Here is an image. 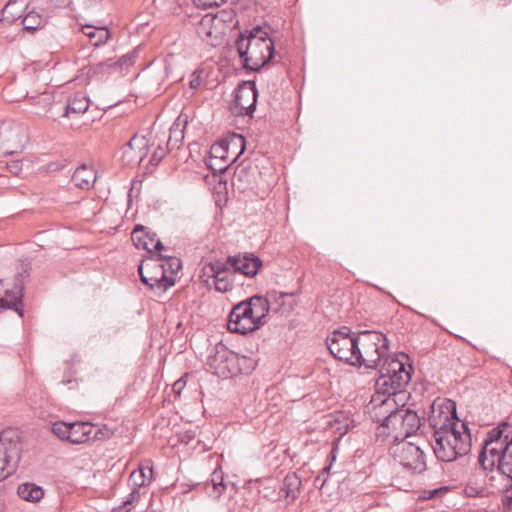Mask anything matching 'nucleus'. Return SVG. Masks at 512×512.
Returning a JSON list of instances; mask_svg holds the SVG:
<instances>
[{
    "mask_svg": "<svg viewBox=\"0 0 512 512\" xmlns=\"http://www.w3.org/2000/svg\"><path fill=\"white\" fill-rule=\"evenodd\" d=\"M70 423L55 422L52 424V432L62 440H68Z\"/></svg>",
    "mask_w": 512,
    "mask_h": 512,
    "instance_id": "nucleus-41",
    "label": "nucleus"
},
{
    "mask_svg": "<svg viewBox=\"0 0 512 512\" xmlns=\"http://www.w3.org/2000/svg\"><path fill=\"white\" fill-rule=\"evenodd\" d=\"M81 30L85 35H87L90 42L95 46L105 44L110 36V33L105 28V26H94L87 24L82 26Z\"/></svg>",
    "mask_w": 512,
    "mask_h": 512,
    "instance_id": "nucleus-27",
    "label": "nucleus"
},
{
    "mask_svg": "<svg viewBox=\"0 0 512 512\" xmlns=\"http://www.w3.org/2000/svg\"><path fill=\"white\" fill-rule=\"evenodd\" d=\"M444 414L441 407L432 405L429 422L434 429L432 451L442 462H453L467 455L471 449V435L467 424L459 423L456 410Z\"/></svg>",
    "mask_w": 512,
    "mask_h": 512,
    "instance_id": "nucleus-1",
    "label": "nucleus"
},
{
    "mask_svg": "<svg viewBox=\"0 0 512 512\" xmlns=\"http://www.w3.org/2000/svg\"><path fill=\"white\" fill-rule=\"evenodd\" d=\"M95 74H111L118 72L116 69V63L113 59H108L103 62L96 63L93 68Z\"/></svg>",
    "mask_w": 512,
    "mask_h": 512,
    "instance_id": "nucleus-38",
    "label": "nucleus"
},
{
    "mask_svg": "<svg viewBox=\"0 0 512 512\" xmlns=\"http://www.w3.org/2000/svg\"><path fill=\"white\" fill-rule=\"evenodd\" d=\"M153 258L158 261V265L165 272V275L173 278L182 268V261L177 257L158 254L153 256Z\"/></svg>",
    "mask_w": 512,
    "mask_h": 512,
    "instance_id": "nucleus-29",
    "label": "nucleus"
},
{
    "mask_svg": "<svg viewBox=\"0 0 512 512\" xmlns=\"http://www.w3.org/2000/svg\"><path fill=\"white\" fill-rule=\"evenodd\" d=\"M136 56V52H130L122 55L118 60H115L117 71L123 72V70H127L128 67L132 66L135 62Z\"/></svg>",
    "mask_w": 512,
    "mask_h": 512,
    "instance_id": "nucleus-40",
    "label": "nucleus"
},
{
    "mask_svg": "<svg viewBox=\"0 0 512 512\" xmlns=\"http://www.w3.org/2000/svg\"><path fill=\"white\" fill-rule=\"evenodd\" d=\"M224 145L230 154L233 156L232 162L236 161L246 149V139L238 133H232L227 139H224Z\"/></svg>",
    "mask_w": 512,
    "mask_h": 512,
    "instance_id": "nucleus-26",
    "label": "nucleus"
},
{
    "mask_svg": "<svg viewBox=\"0 0 512 512\" xmlns=\"http://www.w3.org/2000/svg\"><path fill=\"white\" fill-rule=\"evenodd\" d=\"M153 476V468L149 465H140L138 470H135L130 475V483L132 486L143 487L151 482Z\"/></svg>",
    "mask_w": 512,
    "mask_h": 512,
    "instance_id": "nucleus-31",
    "label": "nucleus"
},
{
    "mask_svg": "<svg viewBox=\"0 0 512 512\" xmlns=\"http://www.w3.org/2000/svg\"><path fill=\"white\" fill-rule=\"evenodd\" d=\"M484 471L493 472L494 468L509 477L510 484L502 491V511L512 509V426L502 423L488 432L482 451L478 457Z\"/></svg>",
    "mask_w": 512,
    "mask_h": 512,
    "instance_id": "nucleus-2",
    "label": "nucleus"
},
{
    "mask_svg": "<svg viewBox=\"0 0 512 512\" xmlns=\"http://www.w3.org/2000/svg\"><path fill=\"white\" fill-rule=\"evenodd\" d=\"M38 99L44 101V103L46 104L49 103L50 96L48 94H44L43 96H40Z\"/></svg>",
    "mask_w": 512,
    "mask_h": 512,
    "instance_id": "nucleus-53",
    "label": "nucleus"
},
{
    "mask_svg": "<svg viewBox=\"0 0 512 512\" xmlns=\"http://www.w3.org/2000/svg\"><path fill=\"white\" fill-rule=\"evenodd\" d=\"M209 272L212 277L224 275V273H229L232 267L230 266L229 256L225 261L216 260L209 263L208 267Z\"/></svg>",
    "mask_w": 512,
    "mask_h": 512,
    "instance_id": "nucleus-36",
    "label": "nucleus"
},
{
    "mask_svg": "<svg viewBox=\"0 0 512 512\" xmlns=\"http://www.w3.org/2000/svg\"><path fill=\"white\" fill-rule=\"evenodd\" d=\"M214 162L217 164V167H223V165H224V162H222V163H220L218 161H214Z\"/></svg>",
    "mask_w": 512,
    "mask_h": 512,
    "instance_id": "nucleus-56",
    "label": "nucleus"
},
{
    "mask_svg": "<svg viewBox=\"0 0 512 512\" xmlns=\"http://www.w3.org/2000/svg\"><path fill=\"white\" fill-rule=\"evenodd\" d=\"M138 270L140 280L151 290H158L159 293H162L175 285L176 279L165 275V272L159 267V261L155 260L153 256L142 260Z\"/></svg>",
    "mask_w": 512,
    "mask_h": 512,
    "instance_id": "nucleus-7",
    "label": "nucleus"
},
{
    "mask_svg": "<svg viewBox=\"0 0 512 512\" xmlns=\"http://www.w3.org/2000/svg\"><path fill=\"white\" fill-rule=\"evenodd\" d=\"M150 271V275H158V270L157 269H152V270H149Z\"/></svg>",
    "mask_w": 512,
    "mask_h": 512,
    "instance_id": "nucleus-55",
    "label": "nucleus"
},
{
    "mask_svg": "<svg viewBox=\"0 0 512 512\" xmlns=\"http://www.w3.org/2000/svg\"><path fill=\"white\" fill-rule=\"evenodd\" d=\"M336 449H337V448H336V447H334V448L332 449V451H331V462H334V460H335V457H336V456H335Z\"/></svg>",
    "mask_w": 512,
    "mask_h": 512,
    "instance_id": "nucleus-54",
    "label": "nucleus"
},
{
    "mask_svg": "<svg viewBox=\"0 0 512 512\" xmlns=\"http://www.w3.org/2000/svg\"><path fill=\"white\" fill-rule=\"evenodd\" d=\"M28 140L27 127L23 123L8 120L0 123V154H13L24 148Z\"/></svg>",
    "mask_w": 512,
    "mask_h": 512,
    "instance_id": "nucleus-8",
    "label": "nucleus"
},
{
    "mask_svg": "<svg viewBox=\"0 0 512 512\" xmlns=\"http://www.w3.org/2000/svg\"><path fill=\"white\" fill-rule=\"evenodd\" d=\"M188 123L187 114L181 113L175 119L172 127L170 128L169 139L167 144H172L173 147H178L185 138V128Z\"/></svg>",
    "mask_w": 512,
    "mask_h": 512,
    "instance_id": "nucleus-25",
    "label": "nucleus"
},
{
    "mask_svg": "<svg viewBox=\"0 0 512 512\" xmlns=\"http://www.w3.org/2000/svg\"><path fill=\"white\" fill-rule=\"evenodd\" d=\"M464 493L466 496L475 497V496L481 494V490H479V488H477V487H474L471 485H466L464 488Z\"/></svg>",
    "mask_w": 512,
    "mask_h": 512,
    "instance_id": "nucleus-49",
    "label": "nucleus"
},
{
    "mask_svg": "<svg viewBox=\"0 0 512 512\" xmlns=\"http://www.w3.org/2000/svg\"><path fill=\"white\" fill-rule=\"evenodd\" d=\"M60 168H61L60 164H58V163H50V164H48V170L49 171L59 170Z\"/></svg>",
    "mask_w": 512,
    "mask_h": 512,
    "instance_id": "nucleus-52",
    "label": "nucleus"
},
{
    "mask_svg": "<svg viewBox=\"0 0 512 512\" xmlns=\"http://www.w3.org/2000/svg\"><path fill=\"white\" fill-rule=\"evenodd\" d=\"M359 363L370 369H379L389 357V339L380 331L362 330L358 334Z\"/></svg>",
    "mask_w": 512,
    "mask_h": 512,
    "instance_id": "nucleus-5",
    "label": "nucleus"
},
{
    "mask_svg": "<svg viewBox=\"0 0 512 512\" xmlns=\"http://www.w3.org/2000/svg\"><path fill=\"white\" fill-rule=\"evenodd\" d=\"M139 487L132 486V492L127 496V498L122 503V506L119 509H123L124 512H129L131 507L138 503L141 498V492Z\"/></svg>",
    "mask_w": 512,
    "mask_h": 512,
    "instance_id": "nucleus-39",
    "label": "nucleus"
},
{
    "mask_svg": "<svg viewBox=\"0 0 512 512\" xmlns=\"http://www.w3.org/2000/svg\"><path fill=\"white\" fill-rule=\"evenodd\" d=\"M330 469H331V464L322 468V471L316 477V479L314 480V483H313L316 488L322 489L325 486V484L327 483V475L329 474Z\"/></svg>",
    "mask_w": 512,
    "mask_h": 512,
    "instance_id": "nucleus-44",
    "label": "nucleus"
},
{
    "mask_svg": "<svg viewBox=\"0 0 512 512\" xmlns=\"http://www.w3.org/2000/svg\"><path fill=\"white\" fill-rule=\"evenodd\" d=\"M72 181L80 189L89 190L97 180V172L86 164H82L72 174Z\"/></svg>",
    "mask_w": 512,
    "mask_h": 512,
    "instance_id": "nucleus-21",
    "label": "nucleus"
},
{
    "mask_svg": "<svg viewBox=\"0 0 512 512\" xmlns=\"http://www.w3.org/2000/svg\"><path fill=\"white\" fill-rule=\"evenodd\" d=\"M246 362H240L238 368H240L239 374H249L255 369V360L249 357H246Z\"/></svg>",
    "mask_w": 512,
    "mask_h": 512,
    "instance_id": "nucleus-45",
    "label": "nucleus"
},
{
    "mask_svg": "<svg viewBox=\"0 0 512 512\" xmlns=\"http://www.w3.org/2000/svg\"><path fill=\"white\" fill-rule=\"evenodd\" d=\"M396 409L397 402L394 396L381 393L376 389V393L372 396L369 405L371 418L385 428L387 417L393 414Z\"/></svg>",
    "mask_w": 512,
    "mask_h": 512,
    "instance_id": "nucleus-14",
    "label": "nucleus"
},
{
    "mask_svg": "<svg viewBox=\"0 0 512 512\" xmlns=\"http://www.w3.org/2000/svg\"><path fill=\"white\" fill-rule=\"evenodd\" d=\"M229 262L234 272H239L250 278L255 277L263 266V261L252 252L229 256Z\"/></svg>",
    "mask_w": 512,
    "mask_h": 512,
    "instance_id": "nucleus-15",
    "label": "nucleus"
},
{
    "mask_svg": "<svg viewBox=\"0 0 512 512\" xmlns=\"http://www.w3.org/2000/svg\"><path fill=\"white\" fill-rule=\"evenodd\" d=\"M165 155V150L163 149H158L157 151H155L153 154H152V157L150 159V162L152 163H157L159 162L162 157Z\"/></svg>",
    "mask_w": 512,
    "mask_h": 512,
    "instance_id": "nucleus-50",
    "label": "nucleus"
},
{
    "mask_svg": "<svg viewBox=\"0 0 512 512\" xmlns=\"http://www.w3.org/2000/svg\"><path fill=\"white\" fill-rule=\"evenodd\" d=\"M402 407V423H403V432L404 438L414 435L418 429L421 427V418L415 412V410Z\"/></svg>",
    "mask_w": 512,
    "mask_h": 512,
    "instance_id": "nucleus-24",
    "label": "nucleus"
},
{
    "mask_svg": "<svg viewBox=\"0 0 512 512\" xmlns=\"http://www.w3.org/2000/svg\"><path fill=\"white\" fill-rule=\"evenodd\" d=\"M201 84V78L199 75H195L192 80L189 82V86L191 89H197Z\"/></svg>",
    "mask_w": 512,
    "mask_h": 512,
    "instance_id": "nucleus-51",
    "label": "nucleus"
},
{
    "mask_svg": "<svg viewBox=\"0 0 512 512\" xmlns=\"http://www.w3.org/2000/svg\"><path fill=\"white\" fill-rule=\"evenodd\" d=\"M228 356L232 357V350L225 345H217L215 353L209 356L208 364L214 369V373L220 377L225 376L224 365Z\"/></svg>",
    "mask_w": 512,
    "mask_h": 512,
    "instance_id": "nucleus-23",
    "label": "nucleus"
},
{
    "mask_svg": "<svg viewBox=\"0 0 512 512\" xmlns=\"http://www.w3.org/2000/svg\"><path fill=\"white\" fill-rule=\"evenodd\" d=\"M223 473L221 471L215 470L210 479L211 486L213 488V495L215 497H220L222 493L225 491Z\"/></svg>",
    "mask_w": 512,
    "mask_h": 512,
    "instance_id": "nucleus-37",
    "label": "nucleus"
},
{
    "mask_svg": "<svg viewBox=\"0 0 512 512\" xmlns=\"http://www.w3.org/2000/svg\"><path fill=\"white\" fill-rule=\"evenodd\" d=\"M21 449L16 438L9 436V433L0 434V482L15 472Z\"/></svg>",
    "mask_w": 512,
    "mask_h": 512,
    "instance_id": "nucleus-9",
    "label": "nucleus"
},
{
    "mask_svg": "<svg viewBox=\"0 0 512 512\" xmlns=\"http://www.w3.org/2000/svg\"><path fill=\"white\" fill-rule=\"evenodd\" d=\"M384 429H388L387 435L395 440L400 439L403 441L405 439L402 423V407L397 406L393 414L387 417L386 427Z\"/></svg>",
    "mask_w": 512,
    "mask_h": 512,
    "instance_id": "nucleus-22",
    "label": "nucleus"
},
{
    "mask_svg": "<svg viewBox=\"0 0 512 512\" xmlns=\"http://www.w3.org/2000/svg\"><path fill=\"white\" fill-rule=\"evenodd\" d=\"M228 328L230 331L238 332V334L242 335L257 329L253 317V308L250 305L249 299L238 302L229 312Z\"/></svg>",
    "mask_w": 512,
    "mask_h": 512,
    "instance_id": "nucleus-11",
    "label": "nucleus"
},
{
    "mask_svg": "<svg viewBox=\"0 0 512 512\" xmlns=\"http://www.w3.org/2000/svg\"><path fill=\"white\" fill-rule=\"evenodd\" d=\"M17 494L27 502H37L44 496V490L34 483H24L18 486Z\"/></svg>",
    "mask_w": 512,
    "mask_h": 512,
    "instance_id": "nucleus-30",
    "label": "nucleus"
},
{
    "mask_svg": "<svg viewBox=\"0 0 512 512\" xmlns=\"http://www.w3.org/2000/svg\"><path fill=\"white\" fill-rule=\"evenodd\" d=\"M8 171L12 174L16 175V177H20L23 174L24 170V161L23 160H11L7 163Z\"/></svg>",
    "mask_w": 512,
    "mask_h": 512,
    "instance_id": "nucleus-43",
    "label": "nucleus"
},
{
    "mask_svg": "<svg viewBox=\"0 0 512 512\" xmlns=\"http://www.w3.org/2000/svg\"><path fill=\"white\" fill-rule=\"evenodd\" d=\"M395 461L409 471L421 473L426 468L425 455L420 446L404 442L393 447L392 452Z\"/></svg>",
    "mask_w": 512,
    "mask_h": 512,
    "instance_id": "nucleus-10",
    "label": "nucleus"
},
{
    "mask_svg": "<svg viewBox=\"0 0 512 512\" xmlns=\"http://www.w3.org/2000/svg\"><path fill=\"white\" fill-rule=\"evenodd\" d=\"M173 391L176 395H180L182 390L185 388V380L184 377L177 379V381L173 384Z\"/></svg>",
    "mask_w": 512,
    "mask_h": 512,
    "instance_id": "nucleus-48",
    "label": "nucleus"
},
{
    "mask_svg": "<svg viewBox=\"0 0 512 512\" xmlns=\"http://www.w3.org/2000/svg\"><path fill=\"white\" fill-rule=\"evenodd\" d=\"M148 150V142L144 137L133 136L123 147L122 154L128 162L140 163Z\"/></svg>",
    "mask_w": 512,
    "mask_h": 512,
    "instance_id": "nucleus-18",
    "label": "nucleus"
},
{
    "mask_svg": "<svg viewBox=\"0 0 512 512\" xmlns=\"http://www.w3.org/2000/svg\"><path fill=\"white\" fill-rule=\"evenodd\" d=\"M21 23L26 31L34 32L45 25V19L43 15L39 13L35 11H29L26 14H24Z\"/></svg>",
    "mask_w": 512,
    "mask_h": 512,
    "instance_id": "nucleus-34",
    "label": "nucleus"
},
{
    "mask_svg": "<svg viewBox=\"0 0 512 512\" xmlns=\"http://www.w3.org/2000/svg\"><path fill=\"white\" fill-rule=\"evenodd\" d=\"M287 296L288 294H283V292L271 291L267 293L266 297L255 295L248 298L250 305L253 308V317L257 329L265 325L266 318L273 305L278 306L277 308H274V310H280L283 308V302L278 301Z\"/></svg>",
    "mask_w": 512,
    "mask_h": 512,
    "instance_id": "nucleus-12",
    "label": "nucleus"
},
{
    "mask_svg": "<svg viewBox=\"0 0 512 512\" xmlns=\"http://www.w3.org/2000/svg\"><path fill=\"white\" fill-rule=\"evenodd\" d=\"M28 3L27 0H10L3 7L1 12V20L8 24H13L17 20L23 19Z\"/></svg>",
    "mask_w": 512,
    "mask_h": 512,
    "instance_id": "nucleus-20",
    "label": "nucleus"
},
{
    "mask_svg": "<svg viewBox=\"0 0 512 512\" xmlns=\"http://www.w3.org/2000/svg\"><path fill=\"white\" fill-rule=\"evenodd\" d=\"M89 108V100L87 96L83 93H76L73 98H71L67 105L65 114L67 117L72 113L81 114L87 111Z\"/></svg>",
    "mask_w": 512,
    "mask_h": 512,
    "instance_id": "nucleus-32",
    "label": "nucleus"
},
{
    "mask_svg": "<svg viewBox=\"0 0 512 512\" xmlns=\"http://www.w3.org/2000/svg\"><path fill=\"white\" fill-rule=\"evenodd\" d=\"M235 48L247 71H259L273 59L274 44L260 26H255L251 31L240 32Z\"/></svg>",
    "mask_w": 512,
    "mask_h": 512,
    "instance_id": "nucleus-3",
    "label": "nucleus"
},
{
    "mask_svg": "<svg viewBox=\"0 0 512 512\" xmlns=\"http://www.w3.org/2000/svg\"><path fill=\"white\" fill-rule=\"evenodd\" d=\"M132 241L137 248L145 249L148 252L166 249L155 232H150L147 228L141 225H137L132 230Z\"/></svg>",
    "mask_w": 512,
    "mask_h": 512,
    "instance_id": "nucleus-16",
    "label": "nucleus"
},
{
    "mask_svg": "<svg viewBox=\"0 0 512 512\" xmlns=\"http://www.w3.org/2000/svg\"><path fill=\"white\" fill-rule=\"evenodd\" d=\"M240 361H247V356H240L239 354L232 352V357L228 356L225 361V376L223 377L228 378L239 374L240 368H238V365L240 364Z\"/></svg>",
    "mask_w": 512,
    "mask_h": 512,
    "instance_id": "nucleus-35",
    "label": "nucleus"
},
{
    "mask_svg": "<svg viewBox=\"0 0 512 512\" xmlns=\"http://www.w3.org/2000/svg\"><path fill=\"white\" fill-rule=\"evenodd\" d=\"M300 489L301 480L297 474L292 473L284 477L281 492L285 495L286 498H289L290 501H294V499L298 497Z\"/></svg>",
    "mask_w": 512,
    "mask_h": 512,
    "instance_id": "nucleus-28",
    "label": "nucleus"
},
{
    "mask_svg": "<svg viewBox=\"0 0 512 512\" xmlns=\"http://www.w3.org/2000/svg\"><path fill=\"white\" fill-rule=\"evenodd\" d=\"M258 97V90L254 81H243L238 84L235 91L234 109L238 115L252 117Z\"/></svg>",
    "mask_w": 512,
    "mask_h": 512,
    "instance_id": "nucleus-13",
    "label": "nucleus"
},
{
    "mask_svg": "<svg viewBox=\"0 0 512 512\" xmlns=\"http://www.w3.org/2000/svg\"><path fill=\"white\" fill-rule=\"evenodd\" d=\"M326 345L334 358L356 366L361 357L358 335L354 336L348 327L334 330L326 339Z\"/></svg>",
    "mask_w": 512,
    "mask_h": 512,
    "instance_id": "nucleus-6",
    "label": "nucleus"
},
{
    "mask_svg": "<svg viewBox=\"0 0 512 512\" xmlns=\"http://www.w3.org/2000/svg\"><path fill=\"white\" fill-rule=\"evenodd\" d=\"M229 154L224 145V141L216 142L210 148V161L208 167L216 172H224L229 168Z\"/></svg>",
    "mask_w": 512,
    "mask_h": 512,
    "instance_id": "nucleus-19",
    "label": "nucleus"
},
{
    "mask_svg": "<svg viewBox=\"0 0 512 512\" xmlns=\"http://www.w3.org/2000/svg\"><path fill=\"white\" fill-rule=\"evenodd\" d=\"M197 6H201L203 9H207V7L220 6L221 4L227 2V0H194Z\"/></svg>",
    "mask_w": 512,
    "mask_h": 512,
    "instance_id": "nucleus-46",
    "label": "nucleus"
},
{
    "mask_svg": "<svg viewBox=\"0 0 512 512\" xmlns=\"http://www.w3.org/2000/svg\"><path fill=\"white\" fill-rule=\"evenodd\" d=\"M214 278V284L215 288L220 292H226L232 289V281L229 278V274H224L221 276H215Z\"/></svg>",
    "mask_w": 512,
    "mask_h": 512,
    "instance_id": "nucleus-42",
    "label": "nucleus"
},
{
    "mask_svg": "<svg viewBox=\"0 0 512 512\" xmlns=\"http://www.w3.org/2000/svg\"><path fill=\"white\" fill-rule=\"evenodd\" d=\"M22 296L12 291H6L5 296L0 298V308H7L17 311L20 317L23 316Z\"/></svg>",
    "mask_w": 512,
    "mask_h": 512,
    "instance_id": "nucleus-33",
    "label": "nucleus"
},
{
    "mask_svg": "<svg viewBox=\"0 0 512 512\" xmlns=\"http://www.w3.org/2000/svg\"><path fill=\"white\" fill-rule=\"evenodd\" d=\"M409 357L400 353L389 357L378 368L379 376L376 380V389L381 393L396 396L404 389L411 379L412 366L408 364Z\"/></svg>",
    "mask_w": 512,
    "mask_h": 512,
    "instance_id": "nucleus-4",
    "label": "nucleus"
},
{
    "mask_svg": "<svg viewBox=\"0 0 512 512\" xmlns=\"http://www.w3.org/2000/svg\"><path fill=\"white\" fill-rule=\"evenodd\" d=\"M250 170H251L250 167L238 168L235 172L234 179L239 180V181L246 180L247 182H249L250 180L248 179V177H249Z\"/></svg>",
    "mask_w": 512,
    "mask_h": 512,
    "instance_id": "nucleus-47",
    "label": "nucleus"
},
{
    "mask_svg": "<svg viewBox=\"0 0 512 512\" xmlns=\"http://www.w3.org/2000/svg\"><path fill=\"white\" fill-rule=\"evenodd\" d=\"M99 434H102V429L89 422L70 423L68 441L71 444H83L90 438H99Z\"/></svg>",
    "mask_w": 512,
    "mask_h": 512,
    "instance_id": "nucleus-17",
    "label": "nucleus"
}]
</instances>
